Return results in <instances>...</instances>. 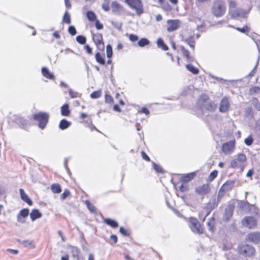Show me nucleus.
<instances>
[{"label":"nucleus","mask_w":260,"mask_h":260,"mask_svg":"<svg viewBox=\"0 0 260 260\" xmlns=\"http://www.w3.org/2000/svg\"><path fill=\"white\" fill-rule=\"evenodd\" d=\"M226 10V5L224 0H214L212 13L216 17L222 16Z\"/></svg>","instance_id":"f257e3e1"},{"label":"nucleus","mask_w":260,"mask_h":260,"mask_svg":"<svg viewBox=\"0 0 260 260\" xmlns=\"http://www.w3.org/2000/svg\"><path fill=\"white\" fill-rule=\"evenodd\" d=\"M34 118L39 122V128L44 129L48 122L49 115L45 112H39L34 115Z\"/></svg>","instance_id":"f03ea898"},{"label":"nucleus","mask_w":260,"mask_h":260,"mask_svg":"<svg viewBox=\"0 0 260 260\" xmlns=\"http://www.w3.org/2000/svg\"><path fill=\"white\" fill-rule=\"evenodd\" d=\"M189 226L191 231L195 234H201L204 230L198 220L193 217H190L189 220Z\"/></svg>","instance_id":"7ed1b4c3"},{"label":"nucleus","mask_w":260,"mask_h":260,"mask_svg":"<svg viewBox=\"0 0 260 260\" xmlns=\"http://www.w3.org/2000/svg\"><path fill=\"white\" fill-rule=\"evenodd\" d=\"M124 2L132 9L135 10L138 15L143 13V5L140 0H125Z\"/></svg>","instance_id":"20e7f679"},{"label":"nucleus","mask_w":260,"mask_h":260,"mask_svg":"<svg viewBox=\"0 0 260 260\" xmlns=\"http://www.w3.org/2000/svg\"><path fill=\"white\" fill-rule=\"evenodd\" d=\"M239 252L245 256H250L254 254L255 250L254 248L248 244H241L238 247Z\"/></svg>","instance_id":"39448f33"},{"label":"nucleus","mask_w":260,"mask_h":260,"mask_svg":"<svg viewBox=\"0 0 260 260\" xmlns=\"http://www.w3.org/2000/svg\"><path fill=\"white\" fill-rule=\"evenodd\" d=\"M216 105L211 102H208L199 107L202 112V114L208 116L210 112L214 111L216 109Z\"/></svg>","instance_id":"423d86ee"},{"label":"nucleus","mask_w":260,"mask_h":260,"mask_svg":"<svg viewBox=\"0 0 260 260\" xmlns=\"http://www.w3.org/2000/svg\"><path fill=\"white\" fill-rule=\"evenodd\" d=\"M242 223L244 226L249 229H252L256 225L257 222L254 217L247 216L243 219Z\"/></svg>","instance_id":"0eeeda50"},{"label":"nucleus","mask_w":260,"mask_h":260,"mask_svg":"<svg viewBox=\"0 0 260 260\" xmlns=\"http://www.w3.org/2000/svg\"><path fill=\"white\" fill-rule=\"evenodd\" d=\"M246 160V156L243 153H240L238 155L237 158L231 161V166L233 168L239 167L241 165V164Z\"/></svg>","instance_id":"6e6552de"},{"label":"nucleus","mask_w":260,"mask_h":260,"mask_svg":"<svg viewBox=\"0 0 260 260\" xmlns=\"http://www.w3.org/2000/svg\"><path fill=\"white\" fill-rule=\"evenodd\" d=\"M235 141L232 140L222 144V150L226 154H231L234 151Z\"/></svg>","instance_id":"1a4fd4ad"},{"label":"nucleus","mask_w":260,"mask_h":260,"mask_svg":"<svg viewBox=\"0 0 260 260\" xmlns=\"http://www.w3.org/2000/svg\"><path fill=\"white\" fill-rule=\"evenodd\" d=\"M92 40L99 50H102L104 49V44L102 34H92Z\"/></svg>","instance_id":"9d476101"},{"label":"nucleus","mask_w":260,"mask_h":260,"mask_svg":"<svg viewBox=\"0 0 260 260\" xmlns=\"http://www.w3.org/2000/svg\"><path fill=\"white\" fill-rule=\"evenodd\" d=\"M250 9L246 11L243 9H237L231 11L232 17L234 19L238 18H244L245 16L249 12Z\"/></svg>","instance_id":"9b49d317"},{"label":"nucleus","mask_w":260,"mask_h":260,"mask_svg":"<svg viewBox=\"0 0 260 260\" xmlns=\"http://www.w3.org/2000/svg\"><path fill=\"white\" fill-rule=\"evenodd\" d=\"M28 214L29 210L27 208H24L21 210L17 216V221L21 223H24L25 220L24 218L27 217Z\"/></svg>","instance_id":"f8f14e48"},{"label":"nucleus","mask_w":260,"mask_h":260,"mask_svg":"<svg viewBox=\"0 0 260 260\" xmlns=\"http://www.w3.org/2000/svg\"><path fill=\"white\" fill-rule=\"evenodd\" d=\"M168 27L167 30L169 32H172L176 30L179 27V21L177 20H168L167 21Z\"/></svg>","instance_id":"ddd939ff"},{"label":"nucleus","mask_w":260,"mask_h":260,"mask_svg":"<svg viewBox=\"0 0 260 260\" xmlns=\"http://www.w3.org/2000/svg\"><path fill=\"white\" fill-rule=\"evenodd\" d=\"M247 240L253 243L260 242V233H252L247 235Z\"/></svg>","instance_id":"4468645a"},{"label":"nucleus","mask_w":260,"mask_h":260,"mask_svg":"<svg viewBox=\"0 0 260 260\" xmlns=\"http://www.w3.org/2000/svg\"><path fill=\"white\" fill-rule=\"evenodd\" d=\"M196 191L200 195H205L210 191L209 186L208 184H204L196 188Z\"/></svg>","instance_id":"2eb2a0df"},{"label":"nucleus","mask_w":260,"mask_h":260,"mask_svg":"<svg viewBox=\"0 0 260 260\" xmlns=\"http://www.w3.org/2000/svg\"><path fill=\"white\" fill-rule=\"evenodd\" d=\"M230 107V104L227 98H223L220 102L219 111L221 112H226Z\"/></svg>","instance_id":"dca6fc26"},{"label":"nucleus","mask_w":260,"mask_h":260,"mask_svg":"<svg viewBox=\"0 0 260 260\" xmlns=\"http://www.w3.org/2000/svg\"><path fill=\"white\" fill-rule=\"evenodd\" d=\"M20 195L21 199L25 202L28 204V205L31 206L32 204V201L29 199L28 196L25 193L24 190L20 188L19 189Z\"/></svg>","instance_id":"f3484780"},{"label":"nucleus","mask_w":260,"mask_h":260,"mask_svg":"<svg viewBox=\"0 0 260 260\" xmlns=\"http://www.w3.org/2000/svg\"><path fill=\"white\" fill-rule=\"evenodd\" d=\"M183 57H184L188 61H193L194 58L192 56H190L189 51L186 50L183 46L179 47Z\"/></svg>","instance_id":"a211bd4d"},{"label":"nucleus","mask_w":260,"mask_h":260,"mask_svg":"<svg viewBox=\"0 0 260 260\" xmlns=\"http://www.w3.org/2000/svg\"><path fill=\"white\" fill-rule=\"evenodd\" d=\"M235 181L229 180L225 182L221 187V189H223L225 192L231 190L234 187Z\"/></svg>","instance_id":"6ab92c4d"},{"label":"nucleus","mask_w":260,"mask_h":260,"mask_svg":"<svg viewBox=\"0 0 260 260\" xmlns=\"http://www.w3.org/2000/svg\"><path fill=\"white\" fill-rule=\"evenodd\" d=\"M17 241L23 245L24 247L33 249L35 248V245L33 244L32 241L29 240H21L20 239H17Z\"/></svg>","instance_id":"aec40b11"},{"label":"nucleus","mask_w":260,"mask_h":260,"mask_svg":"<svg viewBox=\"0 0 260 260\" xmlns=\"http://www.w3.org/2000/svg\"><path fill=\"white\" fill-rule=\"evenodd\" d=\"M42 215L39 210L36 209H33L30 213V217L32 221H35L37 219L41 218Z\"/></svg>","instance_id":"412c9836"},{"label":"nucleus","mask_w":260,"mask_h":260,"mask_svg":"<svg viewBox=\"0 0 260 260\" xmlns=\"http://www.w3.org/2000/svg\"><path fill=\"white\" fill-rule=\"evenodd\" d=\"M42 73L43 75L46 78L49 79H53L54 78V75L51 73L47 68L43 67L42 68Z\"/></svg>","instance_id":"4be33fe9"},{"label":"nucleus","mask_w":260,"mask_h":260,"mask_svg":"<svg viewBox=\"0 0 260 260\" xmlns=\"http://www.w3.org/2000/svg\"><path fill=\"white\" fill-rule=\"evenodd\" d=\"M209 98L208 96L206 94H202L198 101V106L199 107H201L204 104H206V103L209 102L208 101Z\"/></svg>","instance_id":"5701e85b"},{"label":"nucleus","mask_w":260,"mask_h":260,"mask_svg":"<svg viewBox=\"0 0 260 260\" xmlns=\"http://www.w3.org/2000/svg\"><path fill=\"white\" fill-rule=\"evenodd\" d=\"M111 8L114 13H120L122 11V7L117 2H112Z\"/></svg>","instance_id":"b1692460"},{"label":"nucleus","mask_w":260,"mask_h":260,"mask_svg":"<svg viewBox=\"0 0 260 260\" xmlns=\"http://www.w3.org/2000/svg\"><path fill=\"white\" fill-rule=\"evenodd\" d=\"M71 124V123L70 121L63 119L60 121L59 127L60 129L63 130L68 128L70 126Z\"/></svg>","instance_id":"393cba45"},{"label":"nucleus","mask_w":260,"mask_h":260,"mask_svg":"<svg viewBox=\"0 0 260 260\" xmlns=\"http://www.w3.org/2000/svg\"><path fill=\"white\" fill-rule=\"evenodd\" d=\"M104 222L113 228H116L118 226L117 221L110 218L105 219Z\"/></svg>","instance_id":"a878e982"},{"label":"nucleus","mask_w":260,"mask_h":260,"mask_svg":"<svg viewBox=\"0 0 260 260\" xmlns=\"http://www.w3.org/2000/svg\"><path fill=\"white\" fill-rule=\"evenodd\" d=\"M184 41L186 43H187L190 48L192 49L193 50L194 49V43L195 40L194 37L192 36L185 39Z\"/></svg>","instance_id":"bb28decb"},{"label":"nucleus","mask_w":260,"mask_h":260,"mask_svg":"<svg viewBox=\"0 0 260 260\" xmlns=\"http://www.w3.org/2000/svg\"><path fill=\"white\" fill-rule=\"evenodd\" d=\"M50 188L52 192L54 193H59L61 191V186L58 183L52 184Z\"/></svg>","instance_id":"cd10ccee"},{"label":"nucleus","mask_w":260,"mask_h":260,"mask_svg":"<svg viewBox=\"0 0 260 260\" xmlns=\"http://www.w3.org/2000/svg\"><path fill=\"white\" fill-rule=\"evenodd\" d=\"M70 113L68 104H64L61 107V114L62 116H68Z\"/></svg>","instance_id":"c85d7f7f"},{"label":"nucleus","mask_w":260,"mask_h":260,"mask_svg":"<svg viewBox=\"0 0 260 260\" xmlns=\"http://www.w3.org/2000/svg\"><path fill=\"white\" fill-rule=\"evenodd\" d=\"M157 45L158 48L162 49L164 51L169 49L168 47L164 43L163 40L161 38H158L157 40Z\"/></svg>","instance_id":"c756f323"},{"label":"nucleus","mask_w":260,"mask_h":260,"mask_svg":"<svg viewBox=\"0 0 260 260\" xmlns=\"http://www.w3.org/2000/svg\"><path fill=\"white\" fill-rule=\"evenodd\" d=\"M233 209L231 207H228L225 209V218L226 220L229 219L233 215Z\"/></svg>","instance_id":"7c9ffc66"},{"label":"nucleus","mask_w":260,"mask_h":260,"mask_svg":"<svg viewBox=\"0 0 260 260\" xmlns=\"http://www.w3.org/2000/svg\"><path fill=\"white\" fill-rule=\"evenodd\" d=\"M186 68L191 73L193 74H197L199 73V70L198 68L194 67L191 64H188L186 65Z\"/></svg>","instance_id":"2f4dec72"},{"label":"nucleus","mask_w":260,"mask_h":260,"mask_svg":"<svg viewBox=\"0 0 260 260\" xmlns=\"http://www.w3.org/2000/svg\"><path fill=\"white\" fill-rule=\"evenodd\" d=\"M17 123L19 126L23 128H25L28 125L27 121L22 118H20L19 119H18Z\"/></svg>","instance_id":"473e14b6"},{"label":"nucleus","mask_w":260,"mask_h":260,"mask_svg":"<svg viewBox=\"0 0 260 260\" xmlns=\"http://www.w3.org/2000/svg\"><path fill=\"white\" fill-rule=\"evenodd\" d=\"M194 176V173H189L183 176L182 177V181L184 182H187L191 180Z\"/></svg>","instance_id":"72a5a7b5"},{"label":"nucleus","mask_w":260,"mask_h":260,"mask_svg":"<svg viewBox=\"0 0 260 260\" xmlns=\"http://www.w3.org/2000/svg\"><path fill=\"white\" fill-rule=\"evenodd\" d=\"M86 16L90 21H94L96 19V15L92 11H88L86 14Z\"/></svg>","instance_id":"f704fd0d"},{"label":"nucleus","mask_w":260,"mask_h":260,"mask_svg":"<svg viewBox=\"0 0 260 260\" xmlns=\"http://www.w3.org/2000/svg\"><path fill=\"white\" fill-rule=\"evenodd\" d=\"M149 43L150 42L147 39L142 38L139 41V42H138V44L140 47H143L146 45H148Z\"/></svg>","instance_id":"c9c22d12"},{"label":"nucleus","mask_w":260,"mask_h":260,"mask_svg":"<svg viewBox=\"0 0 260 260\" xmlns=\"http://www.w3.org/2000/svg\"><path fill=\"white\" fill-rule=\"evenodd\" d=\"M95 59L99 63L104 64L105 63V59L102 57L100 52H97L95 55Z\"/></svg>","instance_id":"e433bc0d"},{"label":"nucleus","mask_w":260,"mask_h":260,"mask_svg":"<svg viewBox=\"0 0 260 260\" xmlns=\"http://www.w3.org/2000/svg\"><path fill=\"white\" fill-rule=\"evenodd\" d=\"M62 21L64 23H66L68 24L71 23L70 15L68 12V11H66V12L64 13Z\"/></svg>","instance_id":"4c0bfd02"},{"label":"nucleus","mask_w":260,"mask_h":260,"mask_svg":"<svg viewBox=\"0 0 260 260\" xmlns=\"http://www.w3.org/2000/svg\"><path fill=\"white\" fill-rule=\"evenodd\" d=\"M113 55L112 46L108 44L106 46V55L108 58H110Z\"/></svg>","instance_id":"58836bf2"},{"label":"nucleus","mask_w":260,"mask_h":260,"mask_svg":"<svg viewBox=\"0 0 260 260\" xmlns=\"http://www.w3.org/2000/svg\"><path fill=\"white\" fill-rule=\"evenodd\" d=\"M208 229L210 231H213L214 226V220L213 218H209L207 222Z\"/></svg>","instance_id":"ea45409f"},{"label":"nucleus","mask_w":260,"mask_h":260,"mask_svg":"<svg viewBox=\"0 0 260 260\" xmlns=\"http://www.w3.org/2000/svg\"><path fill=\"white\" fill-rule=\"evenodd\" d=\"M76 41L80 44L84 45L86 43V39L84 36L79 35L76 37Z\"/></svg>","instance_id":"a19ab883"},{"label":"nucleus","mask_w":260,"mask_h":260,"mask_svg":"<svg viewBox=\"0 0 260 260\" xmlns=\"http://www.w3.org/2000/svg\"><path fill=\"white\" fill-rule=\"evenodd\" d=\"M72 255L74 257L79 259V256L80 253L79 249L77 247H73L72 248Z\"/></svg>","instance_id":"79ce46f5"},{"label":"nucleus","mask_w":260,"mask_h":260,"mask_svg":"<svg viewBox=\"0 0 260 260\" xmlns=\"http://www.w3.org/2000/svg\"><path fill=\"white\" fill-rule=\"evenodd\" d=\"M85 204H86L87 208L88 209V210L91 212L94 213L95 212V207H94V206L92 204H91L89 202V201H85Z\"/></svg>","instance_id":"37998d69"},{"label":"nucleus","mask_w":260,"mask_h":260,"mask_svg":"<svg viewBox=\"0 0 260 260\" xmlns=\"http://www.w3.org/2000/svg\"><path fill=\"white\" fill-rule=\"evenodd\" d=\"M101 95V91H95L90 94V98L92 99H98Z\"/></svg>","instance_id":"c03bdc74"},{"label":"nucleus","mask_w":260,"mask_h":260,"mask_svg":"<svg viewBox=\"0 0 260 260\" xmlns=\"http://www.w3.org/2000/svg\"><path fill=\"white\" fill-rule=\"evenodd\" d=\"M109 0H104V2L102 4L103 9L107 12L109 11L110 8L109 6Z\"/></svg>","instance_id":"a18cd8bd"},{"label":"nucleus","mask_w":260,"mask_h":260,"mask_svg":"<svg viewBox=\"0 0 260 260\" xmlns=\"http://www.w3.org/2000/svg\"><path fill=\"white\" fill-rule=\"evenodd\" d=\"M153 167L154 169L158 173H162L164 172L161 167L154 162H153Z\"/></svg>","instance_id":"49530a36"},{"label":"nucleus","mask_w":260,"mask_h":260,"mask_svg":"<svg viewBox=\"0 0 260 260\" xmlns=\"http://www.w3.org/2000/svg\"><path fill=\"white\" fill-rule=\"evenodd\" d=\"M253 142V139L251 136H248L244 140L245 144L247 146L251 145Z\"/></svg>","instance_id":"de8ad7c7"},{"label":"nucleus","mask_w":260,"mask_h":260,"mask_svg":"<svg viewBox=\"0 0 260 260\" xmlns=\"http://www.w3.org/2000/svg\"><path fill=\"white\" fill-rule=\"evenodd\" d=\"M237 6V4L235 1L231 0L229 2V11L231 13V11H232V9H235Z\"/></svg>","instance_id":"09e8293b"},{"label":"nucleus","mask_w":260,"mask_h":260,"mask_svg":"<svg viewBox=\"0 0 260 260\" xmlns=\"http://www.w3.org/2000/svg\"><path fill=\"white\" fill-rule=\"evenodd\" d=\"M70 194V191L66 189L60 195L61 199L62 200H65Z\"/></svg>","instance_id":"8fccbe9b"},{"label":"nucleus","mask_w":260,"mask_h":260,"mask_svg":"<svg viewBox=\"0 0 260 260\" xmlns=\"http://www.w3.org/2000/svg\"><path fill=\"white\" fill-rule=\"evenodd\" d=\"M68 31L72 36L75 35L77 32L76 28L74 26H69L68 28Z\"/></svg>","instance_id":"3c124183"},{"label":"nucleus","mask_w":260,"mask_h":260,"mask_svg":"<svg viewBox=\"0 0 260 260\" xmlns=\"http://www.w3.org/2000/svg\"><path fill=\"white\" fill-rule=\"evenodd\" d=\"M225 191L223 190V189H221V188L219 190L218 196H217V202H219L222 197L223 196L224 193Z\"/></svg>","instance_id":"603ef678"},{"label":"nucleus","mask_w":260,"mask_h":260,"mask_svg":"<svg viewBox=\"0 0 260 260\" xmlns=\"http://www.w3.org/2000/svg\"><path fill=\"white\" fill-rule=\"evenodd\" d=\"M119 232L123 236H129V233L128 231L125 229L123 227H120L119 229Z\"/></svg>","instance_id":"864d4df0"},{"label":"nucleus","mask_w":260,"mask_h":260,"mask_svg":"<svg viewBox=\"0 0 260 260\" xmlns=\"http://www.w3.org/2000/svg\"><path fill=\"white\" fill-rule=\"evenodd\" d=\"M217 175V171L215 170V171H212L209 176V180H210L211 181L213 180Z\"/></svg>","instance_id":"5fc2aeb1"},{"label":"nucleus","mask_w":260,"mask_h":260,"mask_svg":"<svg viewBox=\"0 0 260 260\" xmlns=\"http://www.w3.org/2000/svg\"><path fill=\"white\" fill-rule=\"evenodd\" d=\"M235 29L237 30H238L241 32H242V33H245L246 32H248V27L247 26H245L242 28L236 27V28H235Z\"/></svg>","instance_id":"6e6d98bb"},{"label":"nucleus","mask_w":260,"mask_h":260,"mask_svg":"<svg viewBox=\"0 0 260 260\" xmlns=\"http://www.w3.org/2000/svg\"><path fill=\"white\" fill-rule=\"evenodd\" d=\"M69 93L72 98H76L78 96V93L74 91L72 89L69 90Z\"/></svg>","instance_id":"4d7b16f0"},{"label":"nucleus","mask_w":260,"mask_h":260,"mask_svg":"<svg viewBox=\"0 0 260 260\" xmlns=\"http://www.w3.org/2000/svg\"><path fill=\"white\" fill-rule=\"evenodd\" d=\"M105 102L107 103H110L113 101L112 97L107 94H106L105 95Z\"/></svg>","instance_id":"13d9d810"},{"label":"nucleus","mask_w":260,"mask_h":260,"mask_svg":"<svg viewBox=\"0 0 260 260\" xmlns=\"http://www.w3.org/2000/svg\"><path fill=\"white\" fill-rule=\"evenodd\" d=\"M139 113H144L147 115H149V113H150V112L148 110V109L145 107H143L141 110L139 111H138Z\"/></svg>","instance_id":"bf43d9fd"},{"label":"nucleus","mask_w":260,"mask_h":260,"mask_svg":"<svg viewBox=\"0 0 260 260\" xmlns=\"http://www.w3.org/2000/svg\"><path fill=\"white\" fill-rule=\"evenodd\" d=\"M258 62H259V59H257V60L256 61V64H255L254 68H253V69L249 74V76L250 77H252L254 75V74H255V71H256V69L257 66L258 64Z\"/></svg>","instance_id":"052dcab7"},{"label":"nucleus","mask_w":260,"mask_h":260,"mask_svg":"<svg viewBox=\"0 0 260 260\" xmlns=\"http://www.w3.org/2000/svg\"><path fill=\"white\" fill-rule=\"evenodd\" d=\"M129 39L132 42H135L138 40L139 38L137 35L131 34L129 36Z\"/></svg>","instance_id":"680f3d73"},{"label":"nucleus","mask_w":260,"mask_h":260,"mask_svg":"<svg viewBox=\"0 0 260 260\" xmlns=\"http://www.w3.org/2000/svg\"><path fill=\"white\" fill-rule=\"evenodd\" d=\"M84 48L87 52V53L89 54H92V48L88 45H86L84 46Z\"/></svg>","instance_id":"e2e57ef3"},{"label":"nucleus","mask_w":260,"mask_h":260,"mask_svg":"<svg viewBox=\"0 0 260 260\" xmlns=\"http://www.w3.org/2000/svg\"><path fill=\"white\" fill-rule=\"evenodd\" d=\"M95 27L98 29H101L103 28V25L99 20H97L95 22Z\"/></svg>","instance_id":"0e129e2a"},{"label":"nucleus","mask_w":260,"mask_h":260,"mask_svg":"<svg viewBox=\"0 0 260 260\" xmlns=\"http://www.w3.org/2000/svg\"><path fill=\"white\" fill-rule=\"evenodd\" d=\"M141 155L144 159L147 161H150L149 157L144 151H142Z\"/></svg>","instance_id":"69168bd1"},{"label":"nucleus","mask_w":260,"mask_h":260,"mask_svg":"<svg viewBox=\"0 0 260 260\" xmlns=\"http://www.w3.org/2000/svg\"><path fill=\"white\" fill-rule=\"evenodd\" d=\"M179 189L181 192H185L188 190L187 186L181 184L179 187Z\"/></svg>","instance_id":"338daca9"},{"label":"nucleus","mask_w":260,"mask_h":260,"mask_svg":"<svg viewBox=\"0 0 260 260\" xmlns=\"http://www.w3.org/2000/svg\"><path fill=\"white\" fill-rule=\"evenodd\" d=\"M110 239L111 240L113 241L114 243H116L117 242V237L115 235H112L110 236Z\"/></svg>","instance_id":"774afa93"}]
</instances>
